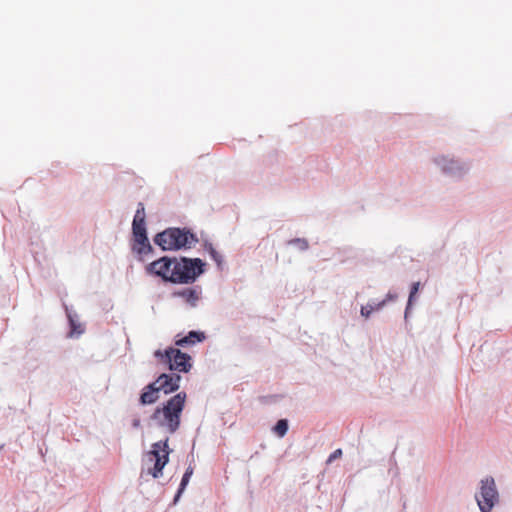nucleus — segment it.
I'll return each instance as SVG.
<instances>
[{"label":"nucleus","mask_w":512,"mask_h":512,"mask_svg":"<svg viewBox=\"0 0 512 512\" xmlns=\"http://www.w3.org/2000/svg\"><path fill=\"white\" fill-rule=\"evenodd\" d=\"M133 222L145 223V207L143 203H138L136 213L134 215Z\"/></svg>","instance_id":"obj_16"},{"label":"nucleus","mask_w":512,"mask_h":512,"mask_svg":"<svg viewBox=\"0 0 512 512\" xmlns=\"http://www.w3.org/2000/svg\"><path fill=\"white\" fill-rule=\"evenodd\" d=\"M201 294L200 288H185L179 292H176L175 295L183 298L188 304L191 306H196Z\"/></svg>","instance_id":"obj_10"},{"label":"nucleus","mask_w":512,"mask_h":512,"mask_svg":"<svg viewBox=\"0 0 512 512\" xmlns=\"http://www.w3.org/2000/svg\"><path fill=\"white\" fill-rule=\"evenodd\" d=\"M154 356L172 371L187 373L192 368L190 355L177 348H168L165 351L156 350Z\"/></svg>","instance_id":"obj_5"},{"label":"nucleus","mask_w":512,"mask_h":512,"mask_svg":"<svg viewBox=\"0 0 512 512\" xmlns=\"http://www.w3.org/2000/svg\"><path fill=\"white\" fill-rule=\"evenodd\" d=\"M181 377L177 374H161L154 383H156L157 389L163 391L165 394L172 393L180 387Z\"/></svg>","instance_id":"obj_7"},{"label":"nucleus","mask_w":512,"mask_h":512,"mask_svg":"<svg viewBox=\"0 0 512 512\" xmlns=\"http://www.w3.org/2000/svg\"><path fill=\"white\" fill-rule=\"evenodd\" d=\"M419 285L420 283L419 282H415L413 283L412 287H411V291H410V295H409V300H408V304L411 305L412 303V300L414 298V296L416 295V293L418 292L419 290Z\"/></svg>","instance_id":"obj_18"},{"label":"nucleus","mask_w":512,"mask_h":512,"mask_svg":"<svg viewBox=\"0 0 512 512\" xmlns=\"http://www.w3.org/2000/svg\"><path fill=\"white\" fill-rule=\"evenodd\" d=\"M159 392L156 383L148 384L140 396V403L143 405L155 403L159 398Z\"/></svg>","instance_id":"obj_8"},{"label":"nucleus","mask_w":512,"mask_h":512,"mask_svg":"<svg viewBox=\"0 0 512 512\" xmlns=\"http://www.w3.org/2000/svg\"><path fill=\"white\" fill-rule=\"evenodd\" d=\"M154 242L162 250H179L181 248H191L198 242V239L189 230L168 228L158 233L154 238Z\"/></svg>","instance_id":"obj_3"},{"label":"nucleus","mask_w":512,"mask_h":512,"mask_svg":"<svg viewBox=\"0 0 512 512\" xmlns=\"http://www.w3.org/2000/svg\"><path fill=\"white\" fill-rule=\"evenodd\" d=\"M205 339V335L202 332L190 331L188 335L178 338L175 341L177 346L187 347L192 346Z\"/></svg>","instance_id":"obj_9"},{"label":"nucleus","mask_w":512,"mask_h":512,"mask_svg":"<svg viewBox=\"0 0 512 512\" xmlns=\"http://www.w3.org/2000/svg\"><path fill=\"white\" fill-rule=\"evenodd\" d=\"M210 255L212 257V259L218 264L220 265L221 264V261H222V257L221 255L212 247H210Z\"/></svg>","instance_id":"obj_19"},{"label":"nucleus","mask_w":512,"mask_h":512,"mask_svg":"<svg viewBox=\"0 0 512 512\" xmlns=\"http://www.w3.org/2000/svg\"><path fill=\"white\" fill-rule=\"evenodd\" d=\"M186 398L185 392H179L172 396L162 407L155 409L151 416L152 420L170 434L175 433L180 426L181 413L184 409Z\"/></svg>","instance_id":"obj_2"},{"label":"nucleus","mask_w":512,"mask_h":512,"mask_svg":"<svg viewBox=\"0 0 512 512\" xmlns=\"http://www.w3.org/2000/svg\"><path fill=\"white\" fill-rule=\"evenodd\" d=\"M444 169L451 171L453 168L452 167H444Z\"/></svg>","instance_id":"obj_22"},{"label":"nucleus","mask_w":512,"mask_h":512,"mask_svg":"<svg viewBox=\"0 0 512 512\" xmlns=\"http://www.w3.org/2000/svg\"><path fill=\"white\" fill-rule=\"evenodd\" d=\"M132 250L138 255L148 254L152 251V246L149 243L148 237H133Z\"/></svg>","instance_id":"obj_11"},{"label":"nucleus","mask_w":512,"mask_h":512,"mask_svg":"<svg viewBox=\"0 0 512 512\" xmlns=\"http://www.w3.org/2000/svg\"><path fill=\"white\" fill-rule=\"evenodd\" d=\"M395 298H396L395 295H392L391 293H388L387 296H386V299H384L383 301L378 302V303H376L374 305L368 304L366 306H362V308H361V315L363 317H365V318H368L373 311L380 310L381 308L384 307V305L386 304L387 301L394 300Z\"/></svg>","instance_id":"obj_12"},{"label":"nucleus","mask_w":512,"mask_h":512,"mask_svg":"<svg viewBox=\"0 0 512 512\" xmlns=\"http://www.w3.org/2000/svg\"><path fill=\"white\" fill-rule=\"evenodd\" d=\"M132 233H133L134 238L141 237L143 239L144 236H147L145 223L133 222L132 223Z\"/></svg>","instance_id":"obj_15"},{"label":"nucleus","mask_w":512,"mask_h":512,"mask_svg":"<svg viewBox=\"0 0 512 512\" xmlns=\"http://www.w3.org/2000/svg\"><path fill=\"white\" fill-rule=\"evenodd\" d=\"M2 448V446H0V449Z\"/></svg>","instance_id":"obj_23"},{"label":"nucleus","mask_w":512,"mask_h":512,"mask_svg":"<svg viewBox=\"0 0 512 512\" xmlns=\"http://www.w3.org/2000/svg\"><path fill=\"white\" fill-rule=\"evenodd\" d=\"M204 262L199 258H171L163 256L145 268L146 273L174 284L193 283L204 272Z\"/></svg>","instance_id":"obj_1"},{"label":"nucleus","mask_w":512,"mask_h":512,"mask_svg":"<svg viewBox=\"0 0 512 512\" xmlns=\"http://www.w3.org/2000/svg\"><path fill=\"white\" fill-rule=\"evenodd\" d=\"M289 244L296 245L300 250H307L309 245L306 239L296 238L289 241Z\"/></svg>","instance_id":"obj_17"},{"label":"nucleus","mask_w":512,"mask_h":512,"mask_svg":"<svg viewBox=\"0 0 512 512\" xmlns=\"http://www.w3.org/2000/svg\"><path fill=\"white\" fill-rule=\"evenodd\" d=\"M193 472H194V469H193V467H192V466H189V467L186 469V471H185V473H184V475H183V477H182V480H181V483H180V487H179V489H178V492H177V494H176V496H175L174 502H176V501L179 499L180 495H181V494H182V492L185 490V488H186V486L188 485L189 480H190V478H191V476H192Z\"/></svg>","instance_id":"obj_13"},{"label":"nucleus","mask_w":512,"mask_h":512,"mask_svg":"<svg viewBox=\"0 0 512 512\" xmlns=\"http://www.w3.org/2000/svg\"><path fill=\"white\" fill-rule=\"evenodd\" d=\"M169 454L168 439L153 443L151 450L145 454L144 463L147 467L142 469L141 476L147 474L155 479L161 477L164 467L169 462Z\"/></svg>","instance_id":"obj_4"},{"label":"nucleus","mask_w":512,"mask_h":512,"mask_svg":"<svg viewBox=\"0 0 512 512\" xmlns=\"http://www.w3.org/2000/svg\"><path fill=\"white\" fill-rule=\"evenodd\" d=\"M273 431L278 437H284L288 431V421L280 419L274 426Z\"/></svg>","instance_id":"obj_14"},{"label":"nucleus","mask_w":512,"mask_h":512,"mask_svg":"<svg viewBox=\"0 0 512 512\" xmlns=\"http://www.w3.org/2000/svg\"><path fill=\"white\" fill-rule=\"evenodd\" d=\"M70 322H71L73 332L82 333L83 330L80 329V326L78 327V325H75L73 320H70Z\"/></svg>","instance_id":"obj_21"},{"label":"nucleus","mask_w":512,"mask_h":512,"mask_svg":"<svg viewBox=\"0 0 512 512\" xmlns=\"http://www.w3.org/2000/svg\"><path fill=\"white\" fill-rule=\"evenodd\" d=\"M341 456H342V450L336 449L333 453L330 454V456L328 458V463H331L332 461H334L337 458H340Z\"/></svg>","instance_id":"obj_20"},{"label":"nucleus","mask_w":512,"mask_h":512,"mask_svg":"<svg viewBox=\"0 0 512 512\" xmlns=\"http://www.w3.org/2000/svg\"><path fill=\"white\" fill-rule=\"evenodd\" d=\"M479 509L482 512H490L498 501V492L492 477H486L481 481L480 493L476 495Z\"/></svg>","instance_id":"obj_6"}]
</instances>
